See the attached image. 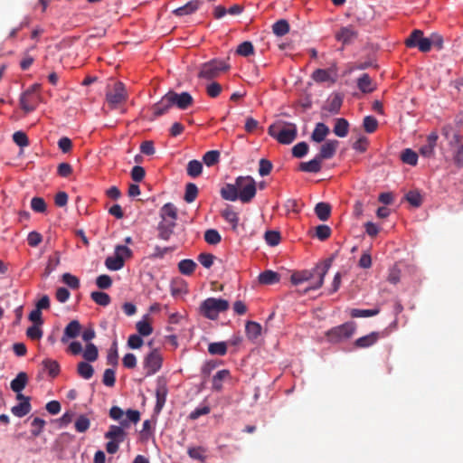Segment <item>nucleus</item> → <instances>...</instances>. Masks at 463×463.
<instances>
[{
  "label": "nucleus",
  "instance_id": "48",
  "mask_svg": "<svg viewBox=\"0 0 463 463\" xmlns=\"http://www.w3.org/2000/svg\"><path fill=\"white\" fill-rule=\"evenodd\" d=\"M342 103L343 98L339 94H335L330 99L326 109H327L332 114H337L341 109Z\"/></svg>",
  "mask_w": 463,
  "mask_h": 463
},
{
  "label": "nucleus",
  "instance_id": "52",
  "mask_svg": "<svg viewBox=\"0 0 463 463\" xmlns=\"http://www.w3.org/2000/svg\"><path fill=\"white\" fill-rule=\"evenodd\" d=\"M206 449L203 447H191L187 450V454L193 459H197L200 461H204L206 458L205 456Z\"/></svg>",
  "mask_w": 463,
  "mask_h": 463
},
{
  "label": "nucleus",
  "instance_id": "16",
  "mask_svg": "<svg viewBox=\"0 0 463 463\" xmlns=\"http://www.w3.org/2000/svg\"><path fill=\"white\" fill-rule=\"evenodd\" d=\"M339 142L335 139H330L326 141L320 147L319 153L317 155V156L320 160H326L332 158L338 147Z\"/></svg>",
  "mask_w": 463,
  "mask_h": 463
},
{
  "label": "nucleus",
  "instance_id": "9",
  "mask_svg": "<svg viewBox=\"0 0 463 463\" xmlns=\"http://www.w3.org/2000/svg\"><path fill=\"white\" fill-rule=\"evenodd\" d=\"M163 357L158 349L151 350L143 360V366L146 370L145 376H151L156 373L162 367Z\"/></svg>",
  "mask_w": 463,
  "mask_h": 463
},
{
  "label": "nucleus",
  "instance_id": "57",
  "mask_svg": "<svg viewBox=\"0 0 463 463\" xmlns=\"http://www.w3.org/2000/svg\"><path fill=\"white\" fill-rule=\"evenodd\" d=\"M236 52L241 56L248 57L254 53L253 44L248 41L243 42L238 46Z\"/></svg>",
  "mask_w": 463,
  "mask_h": 463
},
{
  "label": "nucleus",
  "instance_id": "49",
  "mask_svg": "<svg viewBox=\"0 0 463 463\" xmlns=\"http://www.w3.org/2000/svg\"><path fill=\"white\" fill-rule=\"evenodd\" d=\"M82 355L86 361L94 362L99 356L98 348L95 345L89 343L87 344Z\"/></svg>",
  "mask_w": 463,
  "mask_h": 463
},
{
  "label": "nucleus",
  "instance_id": "10",
  "mask_svg": "<svg viewBox=\"0 0 463 463\" xmlns=\"http://www.w3.org/2000/svg\"><path fill=\"white\" fill-rule=\"evenodd\" d=\"M405 45L408 48L417 47L422 52L430 51L429 38L423 36V32L418 29L413 30L410 36L405 40Z\"/></svg>",
  "mask_w": 463,
  "mask_h": 463
},
{
  "label": "nucleus",
  "instance_id": "61",
  "mask_svg": "<svg viewBox=\"0 0 463 463\" xmlns=\"http://www.w3.org/2000/svg\"><path fill=\"white\" fill-rule=\"evenodd\" d=\"M308 151V145L306 142H299L292 148V155L297 158H301L307 155Z\"/></svg>",
  "mask_w": 463,
  "mask_h": 463
},
{
  "label": "nucleus",
  "instance_id": "18",
  "mask_svg": "<svg viewBox=\"0 0 463 463\" xmlns=\"http://www.w3.org/2000/svg\"><path fill=\"white\" fill-rule=\"evenodd\" d=\"M438 135L431 132L427 137V143L420 148V154L425 157H431L434 155V148L437 145Z\"/></svg>",
  "mask_w": 463,
  "mask_h": 463
},
{
  "label": "nucleus",
  "instance_id": "47",
  "mask_svg": "<svg viewBox=\"0 0 463 463\" xmlns=\"http://www.w3.org/2000/svg\"><path fill=\"white\" fill-rule=\"evenodd\" d=\"M197 195H198V187L196 186V184L194 183H188L185 185V193H184V200L186 203H191L196 199Z\"/></svg>",
  "mask_w": 463,
  "mask_h": 463
},
{
  "label": "nucleus",
  "instance_id": "58",
  "mask_svg": "<svg viewBox=\"0 0 463 463\" xmlns=\"http://www.w3.org/2000/svg\"><path fill=\"white\" fill-rule=\"evenodd\" d=\"M60 264V256L58 252H55L53 256L49 258L48 263L44 270V276L48 277Z\"/></svg>",
  "mask_w": 463,
  "mask_h": 463
},
{
  "label": "nucleus",
  "instance_id": "7",
  "mask_svg": "<svg viewBox=\"0 0 463 463\" xmlns=\"http://www.w3.org/2000/svg\"><path fill=\"white\" fill-rule=\"evenodd\" d=\"M356 329L354 322H346L343 325L335 326L326 333L329 342L339 343L343 340L350 338Z\"/></svg>",
  "mask_w": 463,
  "mask_h": 463
},
{
  "label": "nucleus",
  "instance_id": "64",
  "mask_svg": "<svg viewBox=\"0 0 463 463\" xmlns=\"http://www.w3.org/2000/svg\"><path fill=\"white\" fill-rule=\"evenodd\" d=\"M62 281L72 289H77L80 287V279L71 273H64Z\"/></svg>",
  "mask_w": 463,
  "mask_h": 463
},
{
  "label": "nucleus",
  "instance_id": "60",
  "mask_svg": "<svg viewBox=\"0 0 463 463\" xmlns=\"http://www.w3.org/2000/svg\"><path fill=\"white\" fill-rule=\"evenodd\" d=\"M364 128L367 133H373L378 127V121L373 116H366L364 118Z\"/></svg>",
  "mask_w": 463,
  "mask_h": 463
},
{
  "label": "nucleus",
  "instance_id": "51",
  "mask_svg": "<svg viewBox=\"0 0 463 463\" xmlns=\"http://www.w3.org/2000/svg\"><path fill=\"white\" fill-rule=\"evenodd\" d=\"M380 312L379 308H373V309H358L354 308L351 310V317H369L378 315Z\"/></svg>",
  "mask_w": 463,
  "mask_h": 463
},
{
  "label": "nucleus",
  "instance_id": "29",
  "mask_svg": "<svg viewBox=\"0 0 463 463\" xmlns=\"http://www.w3.org/2000/svg\"><path fill=\"white\" fill-rule=\"evenodd\" d=\"M261 326L254 321H248L245 325V331L250 340H256L261 334Z\"/></svg>",
  "mask_w": 463,
  "mask_h": 463
},
{
  "label": "nucleus",
  "instance_id": "20",
  "mask_svg": "<svg viewBox=\"0 0 463 463\" xmlns=\"http://www.w3.org/2000/svg\"><path fill=\"white\" fill-rule=\"evenodd\" d=\"M380 336V333L372 332L369 335L357 338L354 342V345L357 348L370 347L379 340Z\"/></svg>",
  "mask_w": 463,
  "mask_h": 463
},
{
  "label": "nucleus",
  "instance_id": "34",
  "mask_svg": "<svg viewBox=\"0 0 463 463\" xmlns=\"http://www.w3.org/2000/svg\"><path fill=\"white\" fill-rule=\"evenodd\" d=\"M125 418L120 420V424L125 428H129L130 423H137L140 420V413L137 410L128 409L125 412Z\"/></svg>",
  "mask_w": 463,
  "mask_h": 463
},
{
  "label": "nucleus",
  "instance_id": "15",
  "mask_svg": "<svg viewBox=\"0 0 463 463\" xmlns=\"http://www.w3.org/2000/svg\"><path fill=\"white\" fill-rule=\"evenodd\" d=\"M38 104V97L31 90H26L20 98V107L25 112L33 111Z\"/></svg>",
  "mask_w": 463,
  "mask_h": 463
},
{
  "label": "nucleus",
  "instance_id": "25",
  "mask_svg": "<svg viewBox=\"0 0 463 463\" xmlns=\"http://www.w3.org/2000/svg\"><path fill=\"white\" fill-rule=\"evenodd\" d=\"M221 195L224 200L234 202L237 199H240V194H238V189L236 184H226L221 189Z\"/></svg>",
  "mask_w": 463,
  "mask_h": 463
},
{
  "label": "nucleus",
  "instance_id": "8",
  "mask_svg": "<svg viewBox=\"0 0 463 463\" xmlns=\"http://www.w3.org/2000/svg\"><path fill=\"white\" fill-rule=\"evenodd\" d=\"M128 99V93L122 82H116L106 93V100L110 109H117Z\"/></svg>",
  "mask_w": 463,
  "mask_h": 463
},
{
  "label": "nucleus",
  "instance_id": "41",
  "mask_svg": "<svg viewBox=\"0 0 463 463\" xmlns=\"http://www.w3.org/2000/svg\"><path fill=\"white\" fill-rule=\"evenodd\" d=\"M229 376V370L223 369L218 371L216 374L213 377V388L216 391H221L222 388L223 380L227 379Z\"/></svg>",
  "mask_w": 463,
  "mask_h": 463
},
{
  "label": "nucleus",
  "instance_id": "3",
  "mask_svg": "<svg viewBox=\"0 0 463 463\" xmlns=\"http://www.w3.org/2000/svg\"><path fill=\"white\" fill-rule=\"evenodd\" d=\"M229 306V302L225 299L208 298L201 303L199 311L204 317L214 320L220 313L228 310Z\"/></svg>",
  "mask_w": 463,
  "mask_h": 463
},
{
  "label": "nucleus",
  "instance_id": "35",
  "mask_svg": "<svg viewBox=\"0 0 463 463\" xmlns=\"http://www.w3.org/2000/svg\"><path fill=\"white\" fill-rule=\"evenodd\" d=\"M357 87L364 93H370L374 90L373 87V81L367 73H364L357 80Z\"/></svg>",
  "mask_w": 463,
  "mask_h": 463
},
{
  "label": "nucleus",
  "instance_id": "13",
  "mask_svg": "<svg viewBox=\"0 0 463 463\" xmlns=\"http://www.w3.org/2000/svg\"><path fill=\"white\" fill-rule=\"evenodd\" d=\"M169 98L173 104V106H176L180 109H186L188 107H190L193 102L194 99L188 92H182V93H176L175 91H168Z\"/></svg>",
  "mask_w": 463,
  "mask_h": 463
},
{
  "label": "nucleus",
  "instance_id": "1",
  "mask_svg": "<svg viewBox=\"0 0 463 463\" xmlns=\"http://www.w3.org/2000/svg\"><path fill=\"white\" fill-rule=\"evenodd\" d=\"M330 267L331 260H327L324 263L317 265L312 269L294 271L290 277V281L295 286L311 281L309 286L303 289H298L300 294H307L310 290H315L322 287L325 276L328 272Z\"/></svg>",
  "mask_w": 463,
  "mask_h": 463
},
{
  "label": "nucleus",
  "instance_id": "4",
  "mask_svg": "<svg viewBox=\"0 0 463 463\" xmlns=\"http://www.w3.org/2000/svg\"><path fill=\"white\" fill-rule=\"evenodd\" d=\"M231 65L223 60L213 59L201 65L198 77L205 80H213L222 72L229 71Z\"/></svg>",
  "mask_w": 463,
  "mask_h": 463
},
{
  "label": "nucleus",
  "instance_id": "56",
  "mask_svg": "<svg viewBox=\"0 0 463 463\" xmlns=\"http://www.w3.org/2000/svg\"><path fill=\"white\" fill-rule=\"evenodd\" d=\"M136 328L141 336H147L152 334L153 327L146 320L138 321L136 324Z\"/></svg>",
  "mask_w": 463,
  "mask_h": 463
},
{
  "label": "nucleus",
  "instance_id": "46",
  "mask_svg": "<svg viewBox=\"0 0 463 463\" xmlns=\"http://www.w3.org/2000/svg\"><path fill=\"white\" fill-rule=\"evenodd\" d=\"M91 299L98 305L106 307L110 303V297L109 294L102 291H93L90 294Z\"/></svg>",
  "mask_w": 463,
  "mask_h": 463
},
{
  "label": "nucleus",
  "instance_id": "22",
  "mask_svg": "<svg viewBox=\"0 0 463 463\" xmlns=\"http://www.w3.org/2000/svg\"><path fill=\"white\" fill-rule=\"evenodd\" d=\"M258 279H259V282L261 285H273V284L279 282L280 275L276 271H273L271 269H267V270L261 272L259 275Z\"/></svg>",
  "mask_w": 463,
  "mask_h": 463
},
{
  "label": "nucleus",
  "instance_id": "5",
  "mask_svg": "<svg viewBox=\"0 0 463 463\" xmlns=\"http://www.w3.org/2000/svg\"><path fill=\"white\" fill-rule=\"evenodd\" d=\"M126 429L121 424L110 425L109 430L105 433V439H109L106 444V450L109 454H115L119 448V444L122 443L126 438Z\"/></svg>",
  "mask_w": 463,
  "mask_h": 463
},
{
  "label": "nucleus",
  "instance_id": "54",
  "mask_svg": "<svg viewBox=\"0 0 463 463\" xmlns=\"http://www.w3.org/2000/svg\"><path fill=\"white\" fill-rule=\"evenodd\" d=\"M204 240L211 245H216L221 241L222 237L217 230L209 229L204 232Z\"/></svg>",
  "mask_w": 463,
  "mask_h": 463
},
{
  "label": "nucleus",
  "instance_id": "38",
  "mask_svg": "<svg viewBox=\"0 0 463 463\" xmlns=\"http://www.w3.org/2000/svg\"><path fill=\"white\" fill-rule=\"evenodd\" d=\"M106 267L110 270H119L124 267V260L121 256L115 253L114 256H109L105 260Z\"/></svg>",
  "mask_w": 463,
  "mask_h": 463
},
{
  "label": "nucleus",
  "instance_id": "2",
  "mask_svg": "<svg viewBox=\"0 0 463 463\" xmlns=\"http://www.w3.org/2000/svg\"><path fill=\"white\" fill-rule=\"evenodd\" d=\"M268 133L280 144L288 145L296 139L298 128L294 123L277 121L269 127Z\"/></svg>",
  "mask_w": 463,
  "mask_h": 463
},
{
  "label": "nucleus",
  "instance_id": "39",
  "mask_svg": "<svg viewBox=\"0 0 463 463\" xmlns=\"http://www.w3.org/2000/svg\"><path fill=\"white\" fill-rule=\"evenodd\" d=\"M272 32L277 36H284L289 32V24L285 19H280L277 21L272 25Z\"/></svg>",
  "mask_w": 463,
  "mask_h": 463
},
{
  "label": "nucleus",
  "instance_id": "43",
  "mask_svg": "<svg viewBox=\"0 0 463 463\" xmlns=\"http://www.w3.org/2000/svg\"><path fill=\"white\" fill-rule=\"evenodd\" d=\"M44 370L48 371L51 377H56L60 373V365L57 361L52 359H45L43 361Z\"/></svg>",
  "mask_w": 463,
  "mask_h": 463
},
{
  "label": "nucleus",
  "instance_id": "40",
  "mask_svg": "<svg viewBox=\"0 0 463 463\" xmlns=\"http://www.w3.org/2000/svg\"><path fill=\"white\" fill-rule=\"evenodd\" d=\"M77 373L83 379L89 380L93 376L94 369L87 362H80L77 366Z\"/></svg>",
  "mask_w": 463,
  "mask_h": 463
},
{
  "label": "nucleus",
  "instance_id": "30",
  "mask_svg": "<svg viewBox=\"0 0 463 463\" xmlns=\"http://www.w3.org/2000/svg\"><path fill=\"white\" fill-rule=\"evenodd\" d=\"M349 130V123L345 118H339L335 119L333 132L339 137L347 136Z\"/></svg>",
  "mask_w": 463,
  "mask_h": 463
},
{
  "label": "nucleus",
  "instance_id": "11",
  "mask_svg": "<svg viewBox=\"0 0 463 463\" xmlns=\"http://www.w3.org/2000/svg\"><path fill=\"white\" fill-rule=\"evenodd\" d=\"M311 78L317 83L330 82L335 83L337 78V68L335 64H333L328 69H317L313 71Z\"/></svg>",
  "mask_w": 463,
  "mask_h": 463
},
{
  "label": "nucleus",
  "instance_id": "63",
  "mask_svg": "<svg viewBox=\"0 0 463 463\" xmlns=\"http://www.w3.org/2000/svg\"><path fill=\"white\" fill-rule=\"evenodd\" d=\"M45 426V420L41 418H34L32 421V435L33 437H38L42 432Z\"/></svg>",
  "mask_w": 463,
  "mask_h": 463
},
{
  "label": "nucleus",
  "instance_id": "23",
  "mask_svg": "<svg viewBox=\"0 0 463 463\" xmlns=\"http://www.w3.org/2000/svg\"><path fill=\"white\" fill-rule=\"evenodd\" d=\"M322 168V160L317 156L315 158L308 162H301L299 164V170L307 173H318Z\"/></svg>",
  "mask_w": 463,
  "mask_h": 463
},
{
  "label": "nucleus",
  "instance_id": "44",
  "mask_svg": "<svg viewBox=\"0 0 463 463\" xmlns=\"http://www.w3.org/2000/svg\"><path fill=\"white\" fill-rule=\"evenodd\" d=\"M401 159L404 164L416 165L418 162V154L411 148H406L402 152Z\"/></svg>",
  "mask_w": 463,
  "mask_h": 463
},
{
  "label": "nucleus",
  "instance_id": "26",
  "mask_svg": "<svg viewBox=\"0 0 463 463\" xmlns=\"http://www.w3.org/2000/svg\"><path fill=\"white\" fill-rule=\"evenodd\" d=\"M28 376L26 373L20 372L16 377L11 381L10 387L14 392H21L26 386Z\"/></svg>",
  "mask_w": 463,
  "mask_h": 463
},
{
  "label": "nucleus",
  "instance_id": "27",
  "mask_svg": "<svg viewBox=\"0 0 463 463\" xmlns=\"http://www.w3.org/2000/svg\"><path fill=\"white\" fill-rule=\"evenodd\" d=\"M315 213L320 221L326 222L331 215V205L328 203L320 202L315 206Z\"/></svg>",
  "mask_w": 463,
  "mask_h": 463
},
{
  "label": "nucleus",
  "instance_id": "33",
  "mask_svg": "<svg viewBox=\"0 0 463 463\" xmlns=\"http://www.w3.org/2000/svg\"><path fill=\"white\" fill-rule=\"evenodd\" d=\"M32 410V405L29 401L21 402L20 403L11 408V412L19 418L27 415Z\"/></svg>",
  "mask_w": 463,
  "mask_h": 463
},
{
  "label": "nucleus",
  "instance_id": "55",
  "mask_svg": "<svg viewBox=\"0 0 463 463\" xmlns=\"http://www.w3.org/2000/svg\"><path fill=\"white\" fill-rule=\"evenodd\" d=\"M90 421L85 415H80L75 421V429L78 432L82 433L90 429Z\"/></svg>",
  "mask_w": 463,
  "mask_h": 463
},
{
  "label": "nucleus",
  "instance_id": "21",
  "mask_svg": "<svg viewBox=\"0 0 463 463\" xmlns=\"http://www.w3.org/2000/svg\"><path fill=\"white\" fill-rule=\"evenodd\" d=\"M329 128L324 123H317L311 134V140L316 143L323 142L329 134Z\"/></svg>",
  "mask_w": 463,
  "mask_h": 463
},
{
  "label": "nucleus",
  "instance_id": "36",
  "mask_svg": "<svg viewBox=\"0 0 463 463\" xmlns=\"http://www.w3.org/2000/svg\"><path fill=\"white\" fill-rule=\"evenodd\" d=\"M186 172L187 175L192 178L198 177L203 172V163L196 159L189 161L187 164Z\"/></svg>",
  "mask_w": 463,
  "mask_h": 463
},
{
  "label": "nucleus",
  "instance_id": "59",
  "mask_svg": "<svg viewBox=\"0 0 463 463\" xmlns=\"http://www.w3.org/2000/svg\"><path fill=\"white\" fill-rule=\"evenodd\" d=\"M46 207V203L42 197H33L31 200V208L35 213H45Z\"/></svg>",
  "mask_w": 463,
  "mask_h": 463
},
{
  "label": "nucleus",
  "instance_id": "28",
  "mask_svg": "<svg viewBox=\"0 0 463 463\" xmlns=\"http://www.w3.org/2000/svg\"><path fill=\"white\" fill-rule=\"evenodd\" d=\"M160 215L163 219V222L165 221H174L175 222L177 219V210L176 207L171 203H165L160 211Z\"/></svg>",
  "mask_w": 463,
  "mask_h": 463
},
{
  "label": "nucleus",
  "instance_id": "17",
  "mask_svg": "<svg viewBox=\"0 0 463 463\" xmlns=\"http://www.w3.org/2000/svg\"><path fill=\"white\" fill-rule=\"evenodd\" d=\"M81 330V326L78 320H71L64 328L63 335L61 341L65 344L71 338L77 337Z\"/></svg>",
  "mask_w": 463,
  "mask_h": 463
},
{
  "label": "nucleus",
  "instance_id": "6",
  "mask_svg": "<svg viewBox=\"0 0 463 463\" xmlns=\"http://www.w3.org/2000/svg\"><path fill=\"white\" fill-rule=\"evenodd\" d=\"M235 184L242 203H250L255 197L256 182L251 176H239L236 178Z\"/></svg>",
  "mask_w": 463,
  "mask_h": 463
},
{
  "label": "nucleus",
  "instance_id": "31",
  "mask_svg": "<svg viewBox=\"0 0 463 463\" xmlns=\"http://www.w3.org/2000/svg\"><path fill=\"white\" fill-rule=\"evenodd\" d=\"M199 8V2L198 1H190L186 5L178 7L173 11V13L176 16H184L190 14H193Z\"/></svg>",
  "mask_w": 463,
  "mask_h": 463
},
{
  "label": "nucleus",
  "instance_id": "45",
  "mask_svg": "<svg viewBox=\"0 0 463 463\" xmlns=\"http://www.w3.org/2000/svg\"><path fill=\"white\" fill-rule=\"evenodd\" d=\"M221 154L218 150H211L206 152L203 156V162L207 166H213L220 161Z\"/></svg>",
  "mask_w": 463,
  "mask_h": 463
},
{
  "label": "nucleus",
  "instance_id": "14",
  "mask_svg": "<svg viewBox=\"0 0 463 463\" xmlns=\"http://www.w3.org/2000/svg\"><path fill=\"white\" fill-rule=\"evenodd\" d=\"M168 393L167 385L165 380L158 379L156 389V403L155 410L156 411L159 412L163 407L165 404L166 402V396Z\"/></svg>",
  "mask_w": 463,
  "mask_h": 463
},
{
  "label": "nucleus",
  "instance_id": "12",
  "mask_svg": "<svg viewBox=\"0 0 463 463\" xmlns=\"http://www.w3.org/2000/svg\"><path fill=\"white\" fill-rule=\"evenodd\" d=\"M335 40L344 45L352 44L358 37V32L353 25L342 26L335 34Z\"/></svg>",
  "mask_w": 463,
  "mask_h": 463
},
{
  "label": "nucleus",
  "instance_id": "42",
  "mask_svg": "<svg viewBox=\"0 0 463 463\" xmlns=\"http://www.w3.org/2000/svg\"><path fill=\"white\" fill-rule=\"evenodd\" d=\"M208 352L213 355H225L227 353V345L225 342H214L208 345Z\"/></svg>",
  "mask_w": 463,
  "mask_h": 463
},
{
  "label": "nucleus",
  "instance_id": "62",
  "mask_svg": "<svg viewBox=\"0 0 463 463\" xmlns=\"http://www.w3.org/2000/svg\"><path fill=\"white\" fill-rule=\"evenodd\" d=\"M280 233L276 231H268L265 232V241L269 246H276L280 241Z\"/></svg>",
  "mask_w": 463,
  "mask_h": 463
},
{
  "label": "nucleus",
  "instance_id": "19",
  "mask_svg": "<svg viewBox=\"0 0 463 463\" xmlns=\"http://www.w3.org/2000/svg\"><path fill=\"white\" fill-rule=\"evenodd\" d=\"M168 93H166L157 103H156L153 108V114L155 117H159L165 114L168 109L173 107Z\"/></svg>",
  "mask_w": 463,
  "mask_h": 463
},
{
  "label": "nucleus",
  "instance_id": "50",
  "mask_svg": "<svg viewBox=\"0 0 463 463\" xmlns=\"http://www.w3.org/2000/svg\"><path fill=\"white\" fill-rule=\"evenodd\" d=\"M332 233V230L328 225L326 224H320L315 228V236L319 241H326L327 240Z\"/></svg>",
  "mask_w": 463,
  "mask_h": 463
},
{
  "label": "nucleus",
  "instance_id": "24",
  "mask_svg": "<svg viewBox=\"0 0 463 463\" xmlns=\"http://www.w3.org/2000/svg\"><path fill=\"white\" fill-rule=\"evenodd\" d=\"M175 227V222L174 221H162L158 225V237L165 241L169 240Z\"/></svg>",
  "mask_w": 463,
  "mask_h": 463
},
{
  "label": "nucleus",
  "instance_id": "53",
  "mask_svg": "<svg viewBox=\"0 0 463 463\" xmlns=\"http://www.w3.org/2000/svg\"><path fill=\"white\" fill-rule=\"evenodd\" d=\"M42 325H35L29 326L26 330V336L31 340H40L43 337V332L41 328Z\"/></svg>",
  "mask_w": 463,
  "mask_h": 463
},
{
  "label": "nucleus",
  "instance_id": "37",
  "mask_svg": "<svg viewBox=\"0 0 463 463\" xmlns=\"http://www.w3.org/2000/svg\"><path fill=\"white\" fill-rule=\"evenodd\" d=\"M195 268H196V263L193 260H190V259L182 260L178 263V269H179L180 273H182L183 275H185V276L192 275L194 272Z\"/></svg>",
  "mask_w": 463,
  "mask_h": 463
},
{
  "label": "nucleus",
  "instance_id": "32",
  "mask_svg": "<svg viewBox=\"0 0 463 463\" xmlns=\"http://www.w3.org/2000/svg\"><path fill=\"white\" fill-rule=\"evenodd\" d=\"M222 216L226 222L232 224L233 230L237 228L239 223V216L232 206H227L224 210H222Z\"/></svg>",
  "mask_w": 463,
  "mask_h": 463
}]
</instances>
